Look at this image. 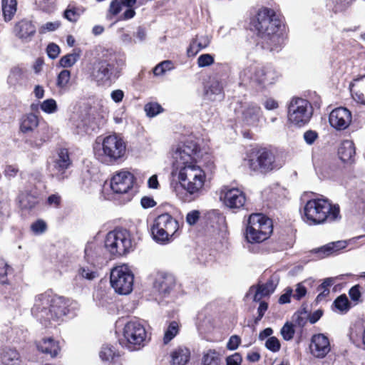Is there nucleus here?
I'll use <instances>...</instances> for the list:
<instances>
[{
    "label": "nucleus",
    "instance_id": "a878e982",
    "mask_svg": "<svg viewBox=\"0 0 365 365\" xmlns=\"http://www.w3.org/2000/svg\"><path fill=\"white\" fill-rule=\"evenodd\" d=\"M338 155L340 160L346 164H353L355 162L356 148L351 140H343L339 148Z\"/></svg>",
    "mask_w": 365,
    "mask_h": 365
},
{
    "label": "nucleus",
    "instance_id": "6e6552de",
    "mask_svg": "<svg viewBox=\"0 0 365 365\" xmlns=\"http://www.w3.org/2000/svg\"><path fill=\"white\" fill-rule=\"evenodd\" d=\"M178 229V221L168 212H164L155 218L150 231L155 241L165 244L170 241Z\"/></svg>",
    "mask_w": 365,
    "mask_h": 365
},
{
    "label": "nucleus",
    "instance_id": "69168bd1",
    "mask_svg": "<svg viewBox=\"0 0 365 365\" xmlns=\"http://www.w3.org/2000/svg\"><path fill=\"white\" fill-rule=\"evenodd\" d=\"M46 51L48 57L51 59H54L58 56L60 48L56 43H51L48 45Z\"/></svg>",
    "mask_w": 365,
    "mask_h": 365
},
{
    "label": "nucleus",
    "instance_id": "79ce46f5",
    "mask_svg": "<svg viewBox=\"0 0 365 365\" xmlns=\"http://www.w3.org/2000/svg\"><path fill=\"white\" fill-rule=\"evenodd\" d=\"M201 365H222L220 354L215 349H209L203 353Z\"/></svg>",
    "mask_w": 365,
    "mask_h": 365
},
{
    "label": "nucleus",
    "instance_id": "5701e85b",
    "mask_svg": "<svg viewBox=\"0 0 365 365\" xmlns=\"http://www.w3.org/2000/svg\"><path fill=\"white\" fill-rule=\"evenodd\" d=\"M36 29L31 21L22 19L16 23L14 33L22 41L28 42L36 34Z\"/></svg>",
    "mask_w": 365,
    "mask_h": 365
},
{
    "label": "nucleus",
    "instance_id": "c03bdc74",
    "mask_svg": "<svg viewBox=\"0 0 365 365\" xmlns=\"http://www.w3.org/2000/svg\"><path fill=\"white\" fill-rule=\"evenodd\" d=\"M78 275L83 279L93 280L98 277V273L94 265L81 267L78 270Z\"/></svg>",
    "mask_w": 365,
    "mask_h": 365
},
{
    "label": "nucleus",
    "instance_id": "f3484780",
    "mask_svg": "<svg viewBox=\"0 0 365 365\" xmlns=\"http://www.w3.org/2000/svg\"><path fill=\"white\" fill-rule=\"evenodd\" d=\"M201 149L200 145L194 140H186L176 151L178 154V163H197L200 157Z\"/></svg>",
    "mask_w": 365,
    "mask_h": 365
},
{
    "label": "nucleus",
    "instance_id": "393cba45",
    "mask_svg": "<svg viewBox=\"0 0 365 365\" xmlns=\"http://www.w3.org/2000/svg\"><path fill=\"white\" fill-rule=\"evenodd\" d=\"M196 163H180L182 165L178 175L180 183L190 180L191 178L198 180L199 176H202V174H205V171Z\"/></svg>",
    "mask_w": 365,
    "mask_h": 365
},
{
    "label": "nucleus",
    "instance_id": "f03ea898",
    "mask_svg": "<svg viewBox=\"0 0 365 365\" xmlns=\"http://www.w3.org/2000/svg\"><path fill=\"white\" fill-rule=\"evenodd\" d=\"M69 307V299L46 291L36 297L32 313L42 325L48 327L53 322L62 321L70 312Z\"/></svg>",
    "mask_w": 365,
    "mask_h": 365
},
{
    "label": "nucleus",
    "instance_id": "c85d7f7f",
    "mask_svg": "<svg viewBox=\"0 0 365 365\" xmlns=\"http://www.w3.org/2000/svg\"><path fill=\"white\" fill-rule=\"evenodd\" d=\"M273 75L270 68L260 66L255 68L252 79L259 86H265L272 83Z\"/></svg>",
    "mask_w": 365,
    "mask_h": 365
},
{
    "label": "nucleus",
    "instance_id": "bf43d9fd",
    "mask_svg": "<svg viewBox=\"0 0 365 365\" xmlns=\"http://www.w3.org/2000/svg\"><path fill=\"white\" fill-rule=\"evenodd\" d=\"M46 228V223L43 220H37L31 225V230L36 234L43 233Z\"/></svg>",
    "mask_w": 365,
    "mask_h": 365
},
{
    "label": "nucleus",
    "instance_id": "72a5a7b5",
    "mask_svg": "<svg viewBox=\"0 0 365 365\" xmlns=\"http://www.w3.org/2000/svg\"><path fill=\"white\" fill-rule=\"evenodd\" d=\"M99 356L103 361L114 364L120 361V354L113 346L106 344L101 347Z\"/></svg>",
    "mask_w": 365,
    "mask_h": 365
},
{
    "label": "nucleus",
    "instance_id": "4c0bfd02",
    "mask_svg": "<svg viewBox=\"0 0 365 365\" xmlns=\"http://www.w3.org/2000/svg\"><path fill=\"white\" fill-rule=\"evenodd\" d=\"M205 173L202 174V176H199L198 180L191 178L190 180L181 182V185L188 193L193 195L199 192L202 190L205 182Z\"/></svg>",
    "mask_w": 365,
    "mask_h": 365
},
{
    "label": "nucleus",
    "instance_id": "ea45409f",
    "mask_svg": "<svg viewBox=\"0 0 365 365\" xmlns=\"http://www.w3.org/2000/svg\"><path fill=\"white\" fill-rule=\"evenodd\" d=\"M78 128H81L87 134H91L92 132L98 129L96 118L91 114H86L81 120V123L77 125Z\"/></svg>",
    "mask_w": 365,
    "mask_h": 365
},
{
    "label": "nucleus",
    "instance_id": "7c9ffc66",
    "mask_svg": "<svg viewBox=\"0 0 365 365\" xmlns=\"http://www.w3.org/2000/svg\"><path fill=\"white\" fill-rule=\"evenodd\" d=\"M349 91L355 102L365 106V81L361 78L354 79L349 84Z\"/></svg>",
    "mask_w": 365,
    "mask_h": 365
},
{
    "label": "nucleus",
    "instance_id": "37998d69",
    "mask_svg": "<svg viewBox=\"0 0 365 365\" xmlns=\"http://www.w3.org/2000/svg\"><path fill=\"white\" fill-rule=\"evenodd\" d=\"M210 41L207 38H204L202 41L198 40L197 36L193 38L187 49L188 56H195L202 49L206 48L209 45Z\"/></svg>",
    "mask_w": 365,
    "mask_h": 365
},
{
    "label": "nucleus",
    "instance_id": "9b49d317",
    "mask_svg": "<svg viewBox=\"0 0 365 365\" xmlns=\"http://www.w3.org/2000/svg\"><path fill=\"white\" fill-rule=\"evenodd\" d=\"M289 122L298 127L307 124L312 115V106L307 100L302 98L292 99L287 112Z\"/></svg>",
    "mask_w": 365,
    "mask_h": 365
},
{
    "label": "nucleus",
    "instance_id": "f704fd0d",
    "mask_svg": "<svg viewBox=\"0 0 365 365\" xmlns=\"http://www.w3.org/2000/svg\"><path fill=\"white\" fill-rule=\"evenodd\" d=\"M85 11L83 6H78L76 2L72 1L63 11V16L70 22L76 23Z\"/></svg>",
    "mask_w": 365,
    "mask_h": 365
},
{
    "label": "nucleus",
    "instance_id": "412c9836",
    "mask_svg": "<svg viewBox=\"0 0 365 365\" xmlns=\"http://www.w3.org/2000/svg\"><path fill=\"white\" fill-rule=\"evenodd\" d=\"M35 344L38 351L48 355L51 358L57 357L61 351L59 341L53 337H43L41 340L36 341Z\"/></svg>",
    "mask_w": 365,
    "mask_h": 365
},
{
    "label": "nucleus",
    "instance_id": "a18cd8bd",
    "mask_svg": "<svg viewBox=\"0 0 365 365\" xmlns=\"http://www.w3.org/2000/svg\"><path fill=\"white\" fill-rule=\"evenodd\" d=\"M179 324L176 321L170 322L164 334V344H168L179 333Z\"/></svg>",
    "mask_w": 365,
    "mask_h": 365
},
{
    "label": "nucleus",
    "instance_id": "f8f14e48",
    "mask_svg": "<svg viewBox=\"0 0 365 365\" xmlns=\"http://www.w3.org/2000/svg\"><path fill=\"white\" fill-rule=\"evenodd\" d=\"M220 200L225 207L235 213L245 210L247 201V195L243 190L228 185L222 187Z\"/></svg>",
    "mask_w": 365,
    "mask_h": 365
},
{
    "label": "nucleus",
    "instance_id": "cd10ccee",
    "mask_svg": "<svg viewBox=\"0 0 365 365\" xmlns=\"http://www.w3.org/2000/svg\"><path fill=\"white\" fill-rule=\"evenodd\" d=\"M41 123L39 117L33 113L24 114L19 119V131L24 134L34 132Z\"/></svg>",
    "mask_w": 365,
    "mask_h": 365
},
{
    "label": "nucleus",
    "instance_id": "423d86ee",
    "mask_svg": "<svg viewBox=\"0 0 365 365\" xmlns=\"http://www.w3.org/2000/svg\"><path fill=\"white\" fill-rule=\"evenodd\" d=\"M126 143L116 134L106 136L102 141L101 148L96 150V158L106 165H114L125 156Z\"/></svg>",
    "mask_w": 365,
    "mask_h": 365
},
{
    "label": "nucleus",
    "instance_id": "4468645a",
    "mask_svg": "<svg viewBox=\"0 0 365 365\" xmlns=\"http://www.w3.org/2000/svg\"><path fill=\"white\" fill-rule=\"evenodd\" d=\"M235 114L240 118L244 126L255 128L259 125L262 111L259 106L255 103H239V108L235 109Z\"/></svg>",
    "mask_w": 365,
    "mask_h": 365
},
{
    "label": "nucleus",
    "instance_id": "c9c22d12",
    "mask_svg": "<svg viewBox=\"0 0 365 365\" xmlns=\"http://www.w3.org/2000/svg\"><path fill=\"white\" fill-rule=\"evenodd\" d=\"M190 359V351L187 347L179 346L171 353L173 365H186Z\"/></svg>",
    "mask_w": 365,
    "mask_h": 365
},
{
    "label": "nucleus",
    "instance_id": "6e6d98bb",
    "mask_svg": "<svg viewBox=\"0 0 365 365\" xmlns=\"http://www.w3.org/2000/svg\"><path fill=\"white\" fill-rule=\"evenodd\" d=\"M265 347L272 352H277L280 350L281 344L277 337L270 336L265 342Z\"/></svg>",
    "mask_w": 365,
    "mask_h": 365
},
{
    "label": "nucleus",
    "instance_id": "4d7b16f0",
    "mask_svg": "<svg viewBox=\"0 0 365 365\" xmlns=\"http://www.w3.org/2000/svg\"><path fill=\"white\" fill-rule=\"evenodd\" d=\"M214 62V57L210 53L202 54L197 58V65L200 68L209 66L213 64Z\"/></svg>",
    "mask_w": 365,
    "mask_h": 365
},
{
    "label": "nucleus",
    "instance_id": "9d476101",
    "mask_svg": "<svg viewBox=\"0 0 365 365\" xmlns=\"http://www.w3.org/2000/svg\"><path fill=\"white\" fill-rule=\"evenodd\" d=\"M110 282L115 292L128 294L133 290L134 274L128 265H118L111 269Z\"/></svg>",
    "mask_w": 365,
    "mask_h": 365
},
{
    "label": "nucleus",
    "instance_id": "8fccbe9b",
    "mask_svg": "<svg viewBox=\"0 0 365 365\" xmlns=\"http://www.w3.org/2000/svg\"><path fill=\"white\" fill-rule=\"evenodd\" d=\"M70 79L71 72L66 69L61 71L57 76L56 86L60 88H65L67 87Z\"/></svg>",
    "mask_w": 365,
    "mask_h": 365
},
{
    "label": "nucleus",
    "instance_id": "58836bf2",
    "mask_svg": "<svg viewBox=\"0 0 365 365\" xmlns=\"http://www.w3.org/2000/svg\"><path fill=\"white\" fill-rule=\"evenodd\" d=\"M175 286V281L171 275H163L155 282L158 292L164 295L169 294Z\"/></svg>",
    "mask_w": 365,
    "mask_h": 365
},
{
    "label": "nucleus",
    "instance_id": "338daca9",
    "mask_svg": "<svg viewBox=\"0 0 365 365\" xmlns=\"http://www.w3.org/2000/svg\"><path fill=\"white\" fill-rule=\"evenodd\" d=\"M318 137V133L315 130H309L304 133V139L308 145H312Z\"/></svg>",
    "mask_w": 365,
    "mask_h": 365
},
{
    "label": "nucleus",
    "instance_id": "aec40b11",
    "mask_svg": "<svg viewBox=\"0 0 365 365\" xmlns=\"http://www.w3.org/2000/svg\"><path fill=\"white\" fill-rule=\"evenodd\" d=\"M18 279L14 268L5 259H0V284L15 289L19 284Z\"/></svg>",
    "mask_w": 365,
    "mask_h": 365
},
{
    "label": "nucleus",
    "instance_id": "5fc2aeb1",
    "mask_svg": "<svg viewBox=\"0 0 365 365\" xmlns=\"http://www.w3.org/2000/svg\"><path fill=\"white\" fill-rule=\"evenodd\" d=\"M41 109L46 113H53L58 109L56 102L53 98L43 101L41 104Z\"/></svg>",
    "mask_w": 365,
    "mask_h": 365
},
{
    "label": "nucleus",
    "instance_id": "de8ad7c7",
    "mask_svg": "<svg viewBox=\"0 0 365 365\" xmlns=\"http://www.w3.org/2000/svg\"><path fill=\"white\" fill-rule=\"evenodd\" d=\"M173 68L174 64L173 61L170 60H165L156 65L153 68V72L155 76H158L163 75L166 71H171Z\"/></svg>",
    "mask_w": 365,
    "mask_h": 365
},
{
    "label": "nucleus",
    "instance_id": "052dcab7",
    "mask_svg": "<svg viewBox=\"0 0 365 365\" xmlns=\"http://www.w3.org/2000/svg\"><path fill=\"white\" fill-rule=\"evenodd\" d=\"M304 314L305 312H297L294 314L292 319L296 326L302 328L306 325L307 322V319L304 316H303V314Z\"/></svg>",
    "mask_w": 365,
    "mask_h": 365
},
{
    "label": "nucleus",
    "instance_id": "603ef678",
    "mask_svg": "<svg viewBox=\"0 0 365 365\" xmlns=\"http://www.w3.org/2000/svg\"><path fill=\"white\" fill-rule=\"evenodd\" d=\"M294 324L292 323L287 322L282 328L281 329L280 333L282 336V338L285 341H289L293 339L295 330L294 327Z\"/></svg>",
    "mask_w": 365,
    "mask_h": 365
},
{
    "label": "nucleus",
    "instance_id": "49530a36",
    "mask_svg": "<svg viewBox=\"0 0 365 365\" xmlns=\"http://www.w3.org/2000/svg\"><path fill=\"white\" fill-rule=\"evenodd\" d=\"M333 305L341 312H346L351 308V304L346 294H341L334 301Z\"/></svg>",
    "mask_w": 365,
    "mask_h": 365
},
{
    "label": "nucleus",
    "instance_id": "6ab92c4d",
    "mask_svg": "<svg viewBox=\"0 0 365 365\" xmlns=\"http://www.w3.org/2000/svg\"><path fill=\"white\" fill-rule=\"evenodd\" d=\"M309 347L312 354L319 359L324 358L331 350L329 339L324 334H314Z\"/></svg>",
    "mask_w": 365,
    "mask_h": 365
},
{
    "label": "nucleus",
    "instance_id": "c756f323",
    "mask_svg": "<svg viewBox=\"0 0 365 365\" xmlns=\"http://www.w3.org/2000/svg\"><path fill=\"white\" fill-rule=\"evenodd\" d=\"M0 363L1 365H21V359L19 352L14 348L4 347L0 350Z\"/></svg>",
    "mask_w": 365,
    "mask_h": 365
},
{
    "label": "nucleus",
    "instance_id": "39448f33",
    "mask_svg": "<svg viewBox=\"0 0 365 365\" xmlns=\"http://www.w3.org/2000/svg\"><path fill=\"white\" fill-rule=\"evenodd\" d=\"M274 225L272 218L262 212H253L245 222L244 237L252 245H258L269 240L273 233Z\"/></svg>",
    "mask_w": 365,
    "mask_h": 365
},
{
    "label": "nucleus",
    "instance_id": "09e8293b",
    "mask_svg": "<svg viewBox=\"0 0 365 365\" xmlns=\"http://www.w3.org/2000/svg\"><path fill=\"white\" fill-rule=\"evenodd\" d=\"M79 56L76 53H68L61 58L59 65L63 68L71 67L78 61Z\"/></svg>",
    "mask_w": 365,
    "mask_h": 365
},
{
    "label": "nucleus",
    "instance_id": "20e7f679",
    "mask_svg": "<svg viewBox=\"0 0 365 365\" xmlns=\"http://www.w3.org/2000/svg\"><path fill=\"white\" fill-rule=\"evenodd\" d=\"M245 161L250 172L256 175H266L281 167L274 150L259 145L250 149Z\"/></svg>",
    "mask_w": 365,
    "mask_h": 365
},
{
    "label": "nucleus",
    "instance_id": "dca6fc26",
    "mask_svg": "<svg viewBox=\"0 0 365 365\" xmlns=\"http://www.w3.org/2000/svg\"><path fill=\"white\" fill-rule=\"evenodd\" d=\"M53 137L52 129L48 124L43 121L25 140V143L34 149L41 148L44 144L49 142Z\"/></svg>",
    "mask_w": 365,
    "mask_h": 365
},
{
    "label": "nucleus",
    "instance_id": "2eb2a0df",
    "mask_svg": "<svg viewBox=\"0 0 365 365\" xmlns=\"http://www.w3.org/2000/svg\"><path fill=\"white\" fill-rule=\"evenodd\" d=\"M135 177L128 171H120L113 176L110 182V188L117 194H127L133 187Z\"/></svg>",
    "mask_w": 365,
    "mask_h": 365
},
{
    "label": "nucleus",
    "instance_id": "7ed1b4c3",
    "mask_svg": "<svg viewBox=\"0 0 365 365\" xmlns=\"http://www.w3.org/2000/svg\"><path fill=\"white\" fill-rule=\"evenodd\" d=\"M309 225L332 223L341 219L340 207L327 198H313L307 201L302 214Z\"/></svg>",
    "mask_w": 365,
    "mask_h": 365
},
{
    "label": "nucleus",
    "instance_id": "3c124183",
    "mask_svg": "<svg viewBox=\"0 0 365 365\" xmlns=\"http://www.w3.org/2000/svg\"><path fill=\"white\" fill-rule=\"evenodd\" d=\"M334 13L346 11L355 0H330Z\"/></svg>",
    "mask_w": 365,
    "mask_h": 365
},
{
    "label": "nucleus",
    "instance_id": "bb28decb",
    "mask_svg": "<svg viewBox=\"0 0 365 365\" xmlns=\"http://www.w3.org/2000/svg\"><path fill=\"white\" fill-rule=\"evenodd\" d=\"M57 156L53 161V167L58 173L63 174L72 165V160L68 148H59L56 150Z\"/></svg>",
    "mask_w": 365,
    "mask_h": 365
},
{
    "label": "nucleus",
    "instance_id": "ddd939ff",
    "mask_svg": "<svg viewBox=\"0 0 365 365\" xmlns=\"http://www.w3.org/2000/svg\"><path fill=\"white\" fill-rule=\"evenodd\" d=\"M121 69L115 68L113 61L102 58L97 60L93 66L91 76L98 85H103L108 81H111L112 77L118 78Z\"/></svg>",
    "mask_w": 365,
    "mask_h": 365
},
{
    "label": "nucleus",
    "instance_id": "473e14b6",
    "mask_svg": "<svg viewBox=\"0 0 365 365\" xmlns=\"http://www.w3.org/2000/svg\"><path fill=\"white\" fill-rule=\"evenodd\" d=\"M273 243L274 244L273 247L274 252L287 250L293 247L295 243V237L292 232H282Z\"/></svg>",
    "mask_w": 365,
    "mask_h": 365
},
{
    "label": "nucleus",
    "instance_id": "f257e3e1",
    "mask_svg": "<svg viewBox=\"0 0 365 365\" xmlns=\"http://www.w3.org/2000/svg\"><path fill=\"white\" fill-rule=\"evenodd\" d=\"M252 29L261 38L262 48L269 51L278 50L286 34V25L283 17L266 6L260 8L251 19Z\"/></svg>",
    "mask_w": 365,
    "mask_h": 365
},
{
    "label": "nucleus",
    "instance_id": "4be33fe9",
    "mask_svg": "<svg viewBox=\"0 0 365 365\" xmlns=\"http://www.w3.org/2000/svg\"><path fill=\"white\" fill-rule=\"evenodd\" d=\"M204 96L210 101H222L225 92L222 81L215 78L208 81L204 86Z\"/></svg>",
    "mask_w": 365,
    "mask_h": 365
},
{
    "label": "nucleus",
    "instance_id": "680f3d73",
    "mask_svg": "<svg viewBox=\"0 0 365 365\" xmlns=\"http://www.w3.org/2000/svg\"><path fill=\"white\" fill-rule=\"evenodd\" d=\"M268 309V304L264 301H259V306L257 309L258 315L257 317L254 319L255 324H257L262 319V318L264 317V313Z\"/></svg>",
    "mask_w": 365,
    "mask_h": 365
},
{
    "label": "nucleus",
    "instance_id": "b1692460",
    "mask_svg": "<svg viewBox=\"0 0 365 365\" xmlns=\"http://www.w3.org/2000/svg\"><path fill=\"white\" fill-rule=\"evenodd\" d=\"M16 200L21 210H31L39 203V197L37 192L23 190L19 192Z\"/></svg>",
    "mask_w": 365,
    "mask_h": 365
},
{
    "label": "nucleus",
    "instance_id": "e2e57ef3",
    "mask_svg": "<svg viewBox=\"0 0 365 365\" xmlns=\"http://www.w3.org/2000/svg\"><path fill=\"white\" fill-rule=\"evenodd\" d=\"M200 217V212L198 210H194L189 212L186 215V222L190 225H195Z\"/></svg>",
    "mask_w": 365,
    "mask_h": 365
},
{
    "label": "nucleus",
    "instance_id": "0e129e2a",
    "mask_svg": "<svg viewBox=\"0 0 365 365\" xmlns=\"http://www.w3.org/2000/svg\"><path fill=\"white\" fill-rule=\"evenodd\" d=\"M122 2L120 3L118 0H112L109 9L108 13L112 16L118 15L122 9Z\"/></svg>",
    "mask_w": 365,
    "mask_h": 365
},
{
    "label": "nucleus",
    "instance_id": "0eeeda50",
    "mask_svg": "<svg viewBox=\"0 0 365 365\" xmlns=\"http://www.w3.org/2000/svg\"><path fill=\"white\" fill-rule=\"evenodd\" d=\"M104 242L106 250L113 257L125 255L132 251L133 247L130 232L121 227H117L108 232Z\"/></svg>",
    "mask_w": 365,
    "mask_h": 365
},
{
    "label": "nucleus",
    "instance_id": "a211bd4d",
    "mask_svg": "<svg viewBox=\"0 0 365 365\" xmlns=\"http://www.w3.org/2000/svg\"><path fill=\"white\" fill-rule=\"evenodd\" d=\"M352 115L349 110L344 107L334 109L329 114V122L337 130H344L351 123Z\"/></svg>",
    "mask_w": 365,
    "mask_h": 365
},
{
    "label": "nucleus",
    "instance_id": "864d4df0",
    "mask_svg": "<svg viewBox=\"0 0 365 365\" xmlns=\"http://www.w3.org/2000/svg\"><path fill=\"white\" fill-rule=\"evenodd\" d=\"M163 108L158 103H148L145 106V111L149 117H154L163 112Z\"/></svg>",
    "mask_w": 365,
    "mask_h": 365
},
{
    "label": "nucleus",
    "instance_id": "774afa93",
    "mask_svg": "<svg viewBox=\"0 0 365 365\" xmlns=\"http://www.w3.org/2000/svg\"><path fill=\"white\" fill-rule=\"evenodd\" d=\"M46 203L49 206L58 207L61 204V197L58 194H52L48 197Z\"/></svg>",
    "mask_w": 365,
    "mask_h": 365
},
{
    "label": "nucleus",
    "instance_id": "a19ab883",
    "mask_svg": "<svg viewBox=\"0 0 365 365\" xmlns=\"http://www.w3.org/2000/svg\"><path fill=\"white\" fill-rule=\"evenodd\" d=\"M1 6L4 20L6 21H11L17 10L16 0H2Z\"/></svg>",
    "mask_w": 365,
    "mask_h": 365
},
{
    "label": "nucleus",
    "instance_id": "13d9d810",
    "mask_svg": "<svg viewBox=\"0 0 365 365\" xmlns=\"http://www.w3.org/2000/svg\"><path fill=\"white\" fill-rule=\"evenodd\" d=\"M361 286L359 284H356L351 287V289L349 291V295L351 298V299L358 303L359 302H361Z\"/></svg>",
    "mask_w": 365,
    "mask_h": 365
},
{
    "label": "nucleus",
    "instance_id": "e433bc0d",
    "mask_svg": "<svg viewBox=\"0 0 365 365\" xmlns=\"http://www.w3.org/2000/svg\"><path fill=\"white\" fill-rule=\"evenodd\" d=\"M346 241H336L329 243L315 250V253L320 254V257L324 258L331 254L336 253L341 250L345 249L347 247Z\"/></svg>",
    "mask_w": 365,
    "mask_h": 365
},
{
    "label": "nucleus",
    "instance_id": "2f4dec72",
    "mask_svg": "<svg viewBox=\"0 0 365 365\" xmlns=\"http://www.w3.org/2000/svg\"><path fill=\"white\" fill-rule=\"evenodd\" d=\"M277 287L272 277H271L265 283L257 285L253 300L256 302H259L264 297H269L273 293Z\"/></svg>",
    "mask_w": 365,
    "mask_h": 365
},
{
    "label": "nucleus",
    "instance_id": "1a4fd4ad",
    "mask_svg": "<svg viewBox=\"0 0 365 365\" xmlns=\"http://www.w3.org/2000/svg\"><path fill=\"white\" fill-rule=\"evenodd\" d=\"M125 346L130 351L139 350L145 346L149 340L145 326L138 320L128 322L123 328Z\"/></svg>",
    "mask_w": 365,
    "mask_h": 365
}]
</instances>
